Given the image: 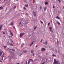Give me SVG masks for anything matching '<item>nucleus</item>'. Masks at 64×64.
<instances>
[{
  "mask_svg": "<svg viewBox=\"0 0 64 64\" xmlns=\"http://www.w3.org/2000/svg\"><path fill=\"white\" fill-rule=\"evenodd\" d=\"M57 61V60H56V59H54V64H58V63H59V62L58 61Z\"/></svg>",
  "mask_w": 64,
  "mask_h": 64,
  "instance_id": "1",
  "label": "nucleus"
},
{
  "mask_svg": "<svg viewBox=\"0 0 64 64\" xmlns=\"http://www.w3.org/2000/svg\"><path fill=\"white\" fill-rule=\"evenodd\" d=\"M1 2V0H0V2Z\"/></svg>",
  "mask_w": 64,
  "mask_h": 64,
  "instance_id": "56",
  "label": "nucleus"
},
{
  "mask_svg": "<svg viewBox=\"0 0 64 64\" xmlns=\"http://www.w3.org/2000/svg\"><path fill=\"white\" fill-rule=\"evenodd\" d=\"M25 34L24 33V34H20V38H21V37H22V36H23V35H24Z\"/></svg>",
  "mask_w": 64,
  "mask_h": 64,
  "instance_id": "2",
  "label": "nucleus"
},
{
  "mask_svg": "<svg viewBox=\"0 0 64 64\" xmlns=\"http://www.w3.org/2000/svg\"><path fill=\"white\" fill-rule=\"evenodd\" d=\"M56 19H58V20H60V18H59L58 16H57L56 18Z\"/></svg>",
  "mask_w": 64,
  "mask_h": 64,
  "instance_id": "8",
  "label": "nucleus"
},
{
  "mask_svg": "<svg viewBox=\"0 0 64 64\" xmlns=\"http://www.w3.org/2000/svg\"><path fill=\"white\" fill-rule=\"evenodd\" d=\"M17 64H20L19 63H17Z\"/></svg>",
  "mask_w": 64,
  "mask_h": 64,
  "instance_id": "53",
  "label": "nucleus"
},
{
  "mask_svg": "<svg viewBox=\"0 0 64 64\" xmlns=\"http://www.w3.org/2000/svg\"><path fill=\"white\" fill-rule=\"evenodd\" d=\"M31 52H32V53L33 54V50H32L31 51Z\"/></svg>",
  "mask_w": 64,
  "mask_h": 64,
  "instance_id": "37",
  "label": "nucleus"
},
{
  "mask_svg": "<svg viewBox=\"0 0 64 64\" xmlns=\"http://www.w3.org/2000/svg\"><path fill=\"white\" fill-rule=\"evenodd\" d=\"M56 55H54V54H53L52 55V56H53V57H56Z\"/></svg>",
  "mask_w": 64,
  "mask_h": 64,
  "instance_id": "21",
  "label": "nucleus"
},
{
  "mask_svg": "<svg viewBox=\"0 0 64 64\" xmlns=\"http://www.w3.org/2000/svg\"><path fill=\"white\" fill-rule=\"evenodd\" d=\"M27 50H24L23 52L22 53V54L23 53H27Z\"/></svg>",
  "mask_w": 64,
  "mask_h": 64,
  "instance_id": "6",
  "label": "nucleus"
},
{
  "mask_svg": "<svg viewBox=\"0 0 64 64\" xmlns=\"http://www.w3.org/2000/svg\"><path fill=\"white\" fill-rule=\"evenodd\" d=\"M10 37H11V38H12V36H11Z\"/></svg>",
  "mask_w": 64,
  "mask_h": 64,
  "instance_id": "52",
  "label": "nucleus"
},
{
  "mask_svg": "<svg viewBox=\"0 0 64 64\" xmlns=\"http://www.w3.org/2000/svg\"><path fill=\"white\" fill-rule=\"evenodd\" d=\"M29 60H30V61H31H31L32 62H33V60L30 59Z\"/></svg>",
  "mask_w": 64,
  "mask_h": 64,
  "instance_id": "26",
  "label": "nucleus"
},
{
  "mask_svg": "<svg viewBox=\"0 0 64 64\" xmlns=\"http://www.w3.org/2000/svg\"><path fill=\"white\" fill-rule=\"evenodd\" d=\"M14 8L15 9H16V6H15L14 7Z\"/></svg>",
  "mask_w": 64,
  "mask_h": 64,
  "instance_id": "25",
  "label": "nucleus"
},
{
  "mask_svg": "<svg viewBox=\"0 0 64 64\" xmlns=\"http://www.w3.org/2000/svg\"><path fill=\"white\" fill-rule=\"evenodd\" d=\"M51 22H52V21H51Z\"/></svg>",
  "mask_w": 64,
  "mask_h": 64,
  "instance_id": "57",
  "label": "nucleus"
},
{
  "mask_svg": "<svg viewBox=\"0 0 64 64\" xmlns=\"http://www.w3.org/2000/svg\"><path fill=\"white\" fill-rule=\"evenodd\" d=\"M0 62H1V63H2V61L0 60Z\"/></svg>",
  "mask_w": 64,
  "mask_h": 64,
  "instance_id": "42",
  "label": "nucleus"
},
{
  "mask_svg": "<svg viewBox=\"0 0 64 64\" xmlns=\"http://www.w3.org/2000/svg\"><path fill=\"white\" fill-rule=\"evenodd\" d=\"M10 40L11 41V42L13 43V41H12V40L11 39Z\"/></svg>",
  "mask_w": 64,
  "mask_h": 64,
  "instance_id": "31",
  "label": "nucleus"
},
{
  "mask_svg": "<svg viewBox=\"0 0 64 64\" xmlns=\"http://www.w3.org/2000/svg\"><path fill=\"white\" fill-rule=\"evenodd\" d=\"M26 64H27V62H26Z\"/></svg>",
  "mask_w": 64,
  "mask_h": 64,
  "instance_id": "47",
  "label": "nucleus"
},
{
  "mask_svg": "<svg viewBox=\"0 0 64 64\" xmlns=\"http://www.w3.org/2000/svg\"><path fill=\"white\" fill-rule=\"evenodd\" d=\"M52 30V28L51 27H50V30Z\"/></svg>",
  "mask_w": 64,
  "mask_h": 64,
  "instance_id": "24",
  "label": "nucleus"
},
{
  "mask_svg": "<svg viewBox=\"0 0 64 64\" xmlns=\"http://www.w3.org/2000/svg\"><path fill=\"white\" fill-rule=\"evenodd\" d=\"M40 9H42V7H40Z\"/></svg>",
  "mask_w": 64,
  "mask_h": 64,
  "instance_id": "51",
  "label": "nucleus"
},
{
  "mask_svg": "<svg viewBox=\"0 0 64 64\" xmlns=\"http://www.w3.org/2000/svg\"><path fill=\"white\" fill-rule=\"evenodd\" d=\"M50 31L52 32H53V30H50Z\"/></svg>",
  "mask_w": 64,
  "mask_h": 64,
  "instance_id": "29",
  "label": "nucleus"
},
{
  "mask_svg": "<svg viewBox=\"0 0 64 64\" xmlns=\"http://www.w3.org/2000/svg\"><path fill=\"white\" fill-rule=\"evenodd\" d=\"M9 44L10 45H11L12 46H13V44L12 43H10Z\"/></svg>",
  "mask_w": 64,
  "mask_h": 64,
  "instance_id": "10",
  "label": "nucleus"
},
{
  "mask_svg": "<svg viewBox=\"0 0 64 64\" xmlns=\"http://www.w3.org/2000/svg\"><path fill=\"white\" fill-rule=\"evenodd\" d=\"M33 15H34V16L35 17V16H36V12H33Z\"/></svg>",
  "mask_w": 64,
  "mask_h": 64,
  "instance_id": "7",
  "label": "nucleus"
},
{
  "mask_svg": "<svg viewBox=\"0 0 64 64\" xmlns=\"http://www.w3.org/2000/svg\"><path fill=\"white\" fill-rule=\"evenodd\" d=\"M35 2V0H34V2H33V3Z\"/></svg>",
  "mask_w": 64,
  "mask_h": 64,
  "instance_id": "44",
  "label": "nucleus"
},
{
  "mask_svg": "<svg viewBox=\"0 0 64 64\" xmlns=\"http://www.w3.org/2000/svg\"><path fill=\"white\" fill-rule=\"evenodd\" d=\"M50 23H48V26H49V25H50Z\"/></svg>",
  "mask_w": 64,
  "mask_h": 64,
  "instance_id": "35",
  "label": "nucleus"
},
{
  "mask_svg": "<svg viewBox=\"0 0 64 64\" xmlns=\"http://www.w3.org/2000/svg\"><path fill=\"white\" fill-rule=\"evenodd\" d=\"M15 51V50H13L12 49L9 50H8L9 52L10 53L12 51Z\"/></svg>",
  "mask_w": 64,
  "mask_h": 64,
  "instance_id": "3",
  "label": "nucleus"
},
{
  "mask_svg": "<svg viewBox=\"0 0 64 64\" xmlns=\"http://www.w3.org/2000/svg\"><path fill=\"white\" fill-rule=\"evenodd\" d=\"M3 8H4V6H1V7L0 8V10H1V9H3Z\"/></svg>",
  "mask_w": 64,
  "mask_h": 64,
  "instance_id": "11",
  "label": "nucleus"
},
{
  "mask_svg": "<svg viewBox=\"0 0 64 64\" xmlns=\"http://www.w3.org/2000/svg\"><path fill=\"white\" fill-rule=\"evenodd\" d=\"M11 25L12 26H13L14 25V22H11Z\"/></svg>",
  "mask_w": 64,
  "mask_h": 64,
  "instance_id": "5",
  "label": "nucleus"
},
{
  "mask_svg": "<svg viewBox=\"0 0 64 64\" xmlns=\"http://www.w3.org/2000/svg\"><path fill=\"white\" fill-rule=\"evenodd\" d=\"M40 22L42 23V24H43V22H42V21H41Z\"/></svg>",
  "mask_w": 64,
  "mask_h": 64,
  "instance_id": "28",
  "label": "nucleus"
},
{
  "mask_svg": "<svg viewBox=\"0 0 64 64\" xmlns=\"http://www.w3.org/2000/svg\"><path fill=\"white\" fill-rule=\"evenodd\" d=\"M46 9H47V8L46 7H45L44 8V11H46Z\"/></svg>",
  "mask_w": 64,
  "mask_h": 64,
  "instance_id": "16",
  "label": "nucleus"
},
{
  "mask_svg": "<svg viewBox=\"0 0 64 64\" xmlns=\"http://www.w3.org/2000/svg\"><path fill=\"white\" fill-rule=\"evenodd\" d=\"M21 24V23L20 22V24Z\"/></svg>",
  "mask_w": 64,
  "mask_h": 64,
  "instance_id": "48",
  "label": "nucleus"
},
{
  "mask_svg": "<svg viewBox=\"0 0 64 64\" xmlns=\"http://www.w3.org/2000/svg\"><path fill=\"white\" fill-rule=\"evenodd\" d=\"M58 25H60V23L59 22H58Z\"/></svg>",
  "mask_w": 64,
  "mask_h": 64,
  "instance_id": "30",
  "label": "nucleus"
},
{
  "mask_svg": "<svg viewBox=\"0 0 64 64\" xmlns=\"http://www.w3.org/2000/svg\"><path fill=\"white\" fill-rule=\"evenodd\" d=\"M4 55H5V54H4V52H3V55H2V57Z\"/></svg>",
  "mask_w": 64,
  "mask_h": 64,
  "instance_id": "23",
  "label": "nucleus"
},
{
  "mask_svg": "<svg viewBox=\"0 0 64 64\" xmlns=\"http://www.w3.org/2000/svg\"><path fill=\"white\" fill-rule=\"evenodd\" d=\"M33 56H34V54H33Z\"/></svg>",
  "mask_w": 64,
  "mask_h": 64,
  "instance_id": "46",
  "label": "nucleus"
},
{
  "mask_svg": "<svg viewBox=\"0 0 64 64\" xmlns=\"http://www.w3.org/2000/svg\"><path fill=\"white\" fill-rule=\"evenodd\" d=\"M53 8H55V6H53Z\"/></svg>",
  "mask_w": 64,
  "mask_h": 64,
  "instance_id": "45",
  "label": "nucleus"
},
{
  "mask_svg": "<svg viewBox=\"0 0 64 64\" xmlns=\"http://www.w3.org/2000/svg\"><path fill=\"white\" fill-rule=\"evenodd\" d=\"M2 52H0V56H1L2 55Z\"/></svg>",
  "mask_w": 64,
  "mask_h": 64,
  "instance_id": "15",
  "label": "nucleus"
},
{
  "mask_svg": "<svg viewBox=\"0 0 64 64\" xmlns=\"http://www.w3.org/2000/svg\"><path fill=\"white\" fill-rule=\"evenodd\" d=\"M9 32L10 33H12V32H11V30H10Z\"/></svg>",
  "mask_w": 64,
  "mask_h": 64,
  "instance_id": "33",
  "label": "nucleus"
},
{
  "mask_svg": "<svg viewBox=\"0 0 64 64\" xmlns=\"http://www.w3.org/2000/svg\"><path fill=\"white\" fill-rule=\"evenodd\" d=\"M7 47V46H4V49H6V47Z\"/></svg>",
  "mask_w": 64,
  "mask_h": 64,
  "instance_id": "18",
  "label": "nucleus"
},
{
  "mask_svg": "<svg viewBox=\"0 0 64 64\" xmlns=\"http://www.w3.org/2000/svg\"><path fill=\"white\" fill-rule=\"evenodd\" d=\"M6 35H8V34L7 33V30H6Z\"/></svg>",
  "mask_w": 64,
  "mask_h": 64,
  "instance_id": "20",
  "label": "nucleus"
},
{
  "mask_svg": "<svg viewBox=\"0 0 64 64\" xmlns=\"http://www.w3.org/2000/svg\"><path fill=\"white\" fill-rule=\"evenodd\" d=\"M46 45L47 46V44H48V43L47 42H46Z\"/></svg>",
  "mask_w": 64,
  "mask_h": 64,
  "instance_id": "27",
  "label": "nucleus"
},
{
  "mask_svg": "<svg viewBox=\"0 0 64 64\" xmlns=\"http://www.w3.org/2000/svg\"><path fill=\"white\" fill-rule=\"evenodd\" d=\"M10 34L12 36V37H13V34H12V32H11L10 33Z\"/></svg>",
  "mask_w": 64,
  "mask_h": 64,
  "instance_id": "13",
  "label": "nucleus"
},
{
  "mask_svg": "<svg viewBox=\"0 0 64 64\" xmlns=\"http://www.w3.org/2000/svg\"><path fill=\"white\" fill-rule=\"evenodd\" d=\"M22 55V54H21L20 55V57H21V55Z\"/></svg>",
  "mask_w": 64,
  "mask_h": 64,
  "instance_id": "50",
  "label": "nucleus"
},
{
  "mask_svg": "<svg viewBox=\"0 0 64 64\" xmlns=\"http://www.w3.org/2000/svg\"><path fill=\"white\" fill-rule=\"evenodd\" d=\"M63 8H64V6H63Z\"/></svg>",
  "mask_w": 64,
  "mask_h": 64,
  "instance_id": "55",
  "label": "nucleus"
},
{
  "mask_svg": "<svg viewBox=\"0 0 64 64\" xmlns=\"http://www.w3.org/2000/svg\"><path fill=\"white\" fill-rule=\"evenodd\" d=\"M24 44H22V47H23V46H24Z\"/></svg>",
  "mask_w": 64,
  "mask_h": 64,
  "instance_id": "19",
  "label": "nucleus"
},
{
  "mask_svg": "<svg viewBox=\"0 0 64 64\" xmlns=\"http://www.w3.org/2000/svg\"><path fill=\"white\" fill-rule=\"evenodd\" d=\"M36 28H37V26H35L34 28V30H36Z\"/></svg>",
  "mask_w": 64,
  "mask_h": 64,
  "instance_id": "22",
  "label": "nucleus"
},
{
  "mask_svg": "<svg viewBox=\"0 0 64 64\" xmlns=\"http://www.w3.org/2000/svg\"><path fill=\"white\" fill-rule=\"evenodd\" d=\"M4 58V56L2 58V60H3V58Z\"/></svg>",
  "mask_w": 64,
  "mask_h": 64,
  "instance_id": "36",
  "label": "nucleus"
},
{
  "mask_svg": "<svg viewBox=\"0 0 64 64\" xmlns=\"http://www.w3.org/2000/svg\"><path fill=\"white\" fill-rule=\"evenodd\" d=\"M33 43H34V42H32V43H31L30 45V46H31L32 45H33Z\"/></svg>",
  "mask_w": 64,
  "mask_h": 64,
  "instance_id": "12",
  "label": "nucleus"
},
{
  "mask_svg": "<svg viewBox=\"0 0 64 64\" xmlns=\"http://www.w3.org/2000/svg\"><path fill=\"white\" fill-rule=\"evenodd\" d=\"M43 41V40H42L40 42H42Z\"/></svg>",
  "mask_w": 64,
  "mask_h": 64,
  "instance_id": "41",
  "label": "nucleus"
},
{
  "mask_svg": "<svg viewBox=\"0 0 64 64\" xmlns=\"http://www.w3.org/2000/svg\"><path fill=\"white\" fill-rule=\"evenodd\" d=\"M58 0V1H59V2H60H60H61V1L60 0Z\"/></svg>",
  "mask_w": 64,
  "mask_h": 64,
  "instance_id": "34",
  "label": "nucleus"
},
{
  "mask_svg": "<svg viewBox=\"0 0 64 64\" xmlns=\"http://www.w3.org/2000/svg\"><path fill=\"white\" fill-rule=\"evenodd\" d=\"M49 4L48 3V2H45V4L46 5H48Z\"/></svg>",
  "mask_w": 64,
  "mask_h": 64,
  "instance_id": "14",
  "label": "nucleus"
},
{
  "mask_svg": "<svg viewBox=\"0 0 64 64\" xmlns=\"http://www.w3.org/2000/svg\"><path fill=\"white\" fill-rule=\"evenodd\" d=\"M2 26H3L2 25H1L0 26V31L2 29Z\"/></svg>",
  "mask_w": 64,
  "mask_h": 64,
  "instance_id": "9",
  "label": "nucleus"
},
{
  "mask_svg": "<svg viewBox=\"0 0 64 64\" xmlns=\"http://www.w3.org/2000/svg\"><path fill=\"white\" fill-rule=\"evenodd\" d=\"M24 10H25V9H26V8H25V7H24Z\"/></svg>",
  "mask_w": 64,
  "mask_h": 64,
  "instance_id": "40",
  "label": "nucleus"
},
{
  "mask_svg": "<svg viewBox=\"0 0 64 64\" xmlns=\"http://www.w3.org/2000/svg\"><path fill=\"white\" fill-rule=\"evenodd\" d=\"M13 27L14 28V29H16V28H15V26H13Z\"/></svg>",
  "mask_w": 64,
  "mask_h": 64,
  "instance_id": "32",
  "label": "nucleus"
},
{
  "mask_svg": "<svg viewBox=\"0 0 64 64\" xmlns=\"http://www.w3.org/2000/svg\"><path fill=\"white\" fill-rule=\"evenodd\" d=\"M45 50H46V49L44 48H43L41 50L42 51V52L44 51H45Z\"/></svg>",
  "mask_w": 64,
  "mask_h": 64,
  "instance_id": "4",
  "label": "nucleus"
},
{
  "mask_svg": "<svg viewBox=\"0 0 64 64\" xmlns=\"http://www.w3.org/2000/svg\"><path fill=\"white\" fill-rule=\"evenodd\" d=\"M44 44H45V43L44 42Z\"/></svg>",
  "mask_w": 64,
  "mask_h": 64,
  "instance_id": "54",
  "label": "nucleus"
},
{
  "mask_svg": "<svg viewBox=\"0 0 64 64\" xmlns=\"http://www.w3.org/2000/svg\"><path fill=\"white\" fill-rule=\"evenodd\" d=\"M5 60V59H4V60Z\"/></svg>",
  "mask_w": 64,
  "mask_h": 64,
  "instance_id": "58",
  "label": "nucleus"
},
{
  "mask_svg": "<svg viewBox=\"0 0 64 64\" xmlns=\"http://www.w3.org/2000/svg\"><path fill=\"white\" fill-rule=\"evenodd\" d=\"M38 47V46L37 45L36 46V47Z\"/></svg>",
  "mask_w": 64,
  "mask_h": 64,
  "instance_id": "49",
  "label": "nucleus"
},
{
  "mask_svg": "<svg viewBox=\"0 0 64 64\" xmlns=\"http://www.w3.org/2000/svg\"><path fill=\"white\" fill-rule=\"evenodd\" d=\"M30 64V61L29 60L28 61V64Z\"/></svg>",
  "mask_w": 64,
  "mask_h": 64,
  "instance_id": "38",
  "label": "nucleus"
},
{
  "mask_svg": "<svg viewBox=\"0 0 64 64\" xmlns=\"http://www.w3.org/2000/svg\"><path fill=\"white\" fill-rule=\"evenodd\" d=\"M45 64V62H44L43 63H42V64Z\"/></svg>",
  "mask_w": 64,
  "mask_h": 64,
  "instance_id": "43",
  "label": "nucleus"
},
{
  "mask_svg": "<svg viewBox=\"0 0 64 64\" xmlns=\"http://www.w3.org/2000/svg\"><path fill=\"white\" fill-rule=\"evenodd\" d=\"M3 35H4V34H5V33L4 32H3Z\"/></svg>",
  "mask_w": 64,
  "mask_h": 64,
  "instance_id": "39",
  "label": "nucleus"
},
{
  "mask_svg": "<svg viewBox=\"0 0 64 64\" xmlns=\"http://www.w3.org/2000/svg\"><path fill=\"white\" fill-rule=\"evenodd\" d=\"M25 6L26 7H28V4L25 5Z\"/></svg>",
  "mask_w": 64,
  "mask_h": 64,
  "instance_id": "17",
  "label": "nucleus"
}]
</instances>
